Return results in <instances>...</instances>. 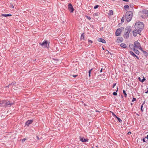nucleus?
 Here are the masks:
<instances>
[{
    "instance_id": "2eb2a0df",
    "label": "nucleus",
    "mask_w": 148,
    "mask_h": 148,
    "mask_svg": "<svg viewBox=\"0 0 148 148\" xmlns=\"http://www.w3.org/2000/svg\"><path fill=\"white\" fill-rule=\"evenodd\" d=\"M12 16V15L11 14H2L1 15V16H5V17H6L7 16Z\"/></svg>"
},
{
    "instance_id": "13d9d810",
    "label": "nucleus",
    "mask_w": 148,
    "mask_h": 148,
    "mask_svg": "<svg viewBox=\"0 0 148 148\" xmlns=\"http://www.w3.org/2000/svg\"><path fill=\"white\" fill-rule=\"evenodd\" d=\"M108 53H109V52H108ZM110 54H111V53L110 52Z\"/></svg>"
},
{
    "instance_id": "4468645a",
    "label": "nucleus",
    "mask_w": 148,
    "mask_h": 148,
    "mask_svg": "<svg viewBox=\"0 0 148 148\" xmlns=\"http://www.w3.org/2000/svg\"><path fill=\"white\" fill-rule=\"evenodd\" d=\"M33 121H27L25 123V125L29 126V124L32 123Z\"/></svg>"
},
{
    "instance_id": "864d4df0",
    "label": "nucleus",
    "mask_w": 148,
    "mask_h": 148,
    "mask_svg": "<svg viewBox=\"0 0 148 148\" xmlns=\"http://www.w3.org/2000/svg\"><path fill=\"white\" fill-rule=\"evenodd\" d=\"M119 121L120 122H121V121Z\"/></svg>"
},
{
    "instance_id": "c03bdc74",
    "label": "nucleus",
    "mask_w": 148,
    "mask_h": 148,
    "mask_svg": "<svg viewBox=\"0 0 148 148\" xmlns=\"http://www.w3.org/2000/svg\"><path fill=\"white\" fill-rule=\"evenodd\" d=\"M131 133L130 132H129L127 133V134H131Z\"/></svg>"
},
{
    "instance_id": "a211bd4d",
    "label": "nucleus",
    "mask_w": 148,
    "mask_h": 148,
    "mask_svg": "<svg viewBox=\"0 0 148 148\" xmlns=\"http://www.w3.org/2000/svg\"><path fill=\"white\" fill-rule=\"evenodd\" d=\"M129 47L131 49L133 50V48H134V45H133L132 44H130L129 45Z\"/></svg>"
},
{
    "instance_id": "6e6d98bb",
    "label": "nucleus",
    "mask_w": 148,
    "mask_h": 148,
    "mask_svg": "<svg viewBox=\"0 0 148 148\" xmlns=\"http://www.w3.org/2000/svg\"><path fill=\"white\" fill-rule=\"evenodd\" d=\"M96 14H97V13H95V15H96Z\"/></svg>"
},
{
    "instance_id": "393cba45",
    "label": "nucleus",
    "mask_w": 148,
    "mask_h": 148,
    "mask_svg": "<svg viewBox=\"0 0 148 148\" xmlns=\"http://www.w3.org/2000/svg\"><path fill=\"white\" fill-rule=\"evenodd\" d=\"M124 19H125V18L124 17V16H123L122 17V18L121 19V23H123L124 22Z\"/></svg>"
},
{
    "instance_id": "9b49d317",
    "label": "nucleus",
    "mask_w": 148,
    "mask_h": 148,
    "mask_svg": "<svg viewBox=\"0 0 148 148\" xmlns=\"http://www.w3.org/2000/svg\"><path fill=\"white\" fill-rule=\"evenodd\" d=\"M129 52L130 53V54L131 55H132L133 56V57H136L137 58V59L138 60H139V57L137 56H136V54H135V53L133 52L132 51H129Z\"/></svg>"
},
{
    "instance_id": "3c124183",
    "label": "nucleus",
    "mask_w": 148,
    "mask_h": 148,
    "mask_svg": "<svg viewBox=\"0 0 148 148\" xmlns=\"http://www.w3.org/2000/svg\"><path fill=\"white\" fill-rule=\"evenodd\" d=\"M12 7L13 8H14V6H12Z\"/></svg>"
},
{
    "instance_id": "e433bc0d",
    "label": "nucleus",
    "mask_w": 148,
    "mask_h": 148,
    "mask_svg": "<svg viewBox=\"0 0 148 148\" xmlns=\"http://www.w3.org/2000/svg\"><path fill=\"white\" fill-rule=\"evenodd\" d=\"M88 41L89 43H92V41L91 40H88Z\"/></svg>"
},
{
    "instance_id": "20e7f679",
    "label": "nucleus",
    "mask_w": 148,
    "mask_h": 148,
    "mask_svg": "<svg viewBox=\"0 0 148 148\" xmlns=\"http://www.w3.org/2000/svg\"><path fill=\"white\" fill-rule=\"evenodd\" d=\"M133 16V13L132 11L127 12L125 14V18L126 21L128 22H130L132 19Z\"/></svg>"
},
{
    "instance_id": "49530a36",
    "label": "nucleus",
    "mask_w": 148,
    "mask_h": 148,
    "mask_svg": "<svg viewBox=\"0 0 148 148\" xmlns=\"http://www.w3.org/2000/svg\"><path fill=\"white\" fill-rule=\"evenodd\" d=\"M138 79H139L140 81V80H141L140 78V77H139L138 78Z\"/></svg>"
},
{
    "instance_id": "4be33fe9",
    "label": "nucleus",
    "mask_w": 148,
    "mask_h": 148,
    "mask_svg": "<svg viewBox=\"0 0 148 148\" xmlns=\"http://www.w3.org/2000/svg\"><path fill=\"white\" fill-rule=\"evenodd\" d=\"M142 52L144 53V54L145 55V56H147L148 55V53L147 52L145 51H143Z\"/></svg>"
},
{
    "instance_id": "5fc2aeb1",
    "label": "nucleus",
    "mask_w": 148,
    "mask_h": 148,
    "mask_svg": "<svg viewBox=\"0 0 148 148\" xmlns=\"http://www.w3.org/2000/svg\"><path fill=\"white\" fill-rule=\"evenodd\" d=\"M29 120L31 121V120H33L32 119H30Z\"/></svg>"
},
{
    "instance_id": "72a5a7b5",
    "label": "nucleus",
    "mask_w": 148,
    "mask_h": 148,
    "mask_svg": "<svg viewBox=\"0 0 148 148\" xmlns=\"http://www.w3.org/2000/svg\"><path fill=\"white\" fill-rule=\"evenodd\" d=\"M116 85V83H114L113 84V86L112 87V88H114V86Z\"/></svg>"
},
{
    "instance_id": "a878e982",
    "label": "nucleus",
    "mask_w": 148,
    "mask_h": 148,
    "mask_svg": "<svg viewBox=\"0 0 148 148\" xmlns=\"http://www.w3.org/2000/svg\"><path fill=\"white\" fill-rule=\"evenodd\" d=\"M123 93L124 94V95L125 96V97H126L127 95L125 91V90H123Z\"/></svg>"
},
{
    "instance_id": "7ed1b4c3",
    "label": "nucleus",
    "mask_w": 148,
    "mask_h": 148,
    "mask_svg": "<svg viewBox=\"0 0 148 148\" xmlns=\"http://www.w3.org/2000/svg\"><path fill=\"white\" fill-rule=\"evenodd\" d=\"M144 27V25L143 23L138 22L136 23L135 25V27L136 29H137L141 31Z\"/></svg>"
},
{
    "instance_id": "f3484780",
    "label": "nucleus",
    "mask_w": 148,
    "mask_h": 148,
    "mask_svg": "<svg viewBox=\"0 0 148 148\" xmlns=\"http://www.w3.org/2000/svg\"><path fill=\"white\" fill-rule=\"evenodd\" d=\"M120 46L121 47H123V48H126L127 47L126 45L125 44L123 43H121L120 45Z\"/></svg>"
},
{
    "instance_id": "9d476101",
    "label": "nucleus",
    "mask_w": 148,
    "mask_h": 148,
    "mask_svg": "<svg viewBox=\"0 0 148 148\" xmlns=\"http://www.w3.org/2000/svg\"><path fill=\"white\" fill-rule=\"evenodd\" d=\"M80 140L83 142H88V139L87 138H85L84 137H79Z\"/></svg>"
},
{
    "instance_id": "ddd939ff",
    "label": "nucleus",
    "mask_w": 148,
    "mask_h": 148,
    "mask_svg": "<svg viewBox=\"0 0 148 148\" xmlns=\"http://www.w3.org/2000/svg\"><path fill=\"white\" fill-rule=\"evenodd\" d=\"M133 50L134 51L135 53L139 55V52L137 49L134 48L133 49Z\"/></svg>"
},
{
    "instance_id": "f8f14e48",
    "label": "nucleus",
    "mask_w": 148,
    "mask_h": 148,
    "mask_svg": "<svg viewBox=\"0 0 148 148\" xmlns=\"http://www.w3.org/2000/svg\"><path fill=\"white\" fill-rule=\"evenodd\" d=\"M97 40L99 42H102V43H106V41L105 40L102 38H99L97 39Z\"/></svg>"
},
{
    "instance_id": "f257e3e1",
    "label": "nucleus",
    "mask_w": 148,
    "mask_h": 148,
    "mask_svg": "<svg viewBox=\"0 0 148 148\" xmlns=\"http://www.w3.org/2000/svg\"><path fill=\"white\" fill-rule=\"evenodd\" d=\"M14 104V103L11 102L7 100H3L0 101V106L5 108L10 107Z\"/></svg>"
},
{
    "instance_id": "58836bf2",
    "label": "nucleus",
    "mask_w": 148,
    "mask_h": 148,
    "mask_svg": "<svg viewBox=\"0 0 148 148\" xmlns=\"http://www.w3.org/2000/svg\"><path fill=\"white\" fill-rule=\"evenodd\" d=\"M145 138H143V141L144 142H145L146 141H145Z\"/></svg>"
},
{
    "instance_id": "cd10ccee",
    "label": "nucleus",
    "mask_w": 148,
    "mask_h": 148,
    "mask_svg": "<svg viewBox=\"0 0 148 148\" xmlns=\"http://www.w3.org/2000/svg\"><path fill=\"white\" fill-rule=\"evenodd\" d=\"M99 6V5H95L94 8V9H95L97 8Z\"/></svg>"
},
{
    "instance_id": "6e6552de",
    "label": "nucleus",
    "mask_w": 148,
    "mask_h": 148,
    "mask_svg": "<svg viewBox=\"0 0 148 148\" xmlns=\"http://www.w3.org/2000/svg\"><path fill=\"white\" fill-rule=\"evenodd\" d=\"M39 44L41 46L44 47H47H47L48 41H47L45 40L42 43H40Z\"/></svg>"
},
{
    "instance_id": "dca6fc26",
    "label": "nucleus",
    "mask_w": 148,
    "mask_h": 148,
    "mask_svg": "<svg viewBox=\"0 0 148 148\" xmlns=\"http://www.w3.org/2000/svg\"><path fill=\"white\" fill-rule=\"evenodd\" d=\"M123 40V39L122 37H119L118 38L117 41L118 42H121Z\"/></svg>"
},
{
    "instance_id": "bb28decb",
    "label": "nucleus",
    "mask_w": 148,
    "mask_h": 148,
    "mask_svg": "<svg viewBox=\"0 0 148 148\" xmlns=\"http://www.w3.org/2000/svg\"><path fill=\"white\" fill-rule=\"evenodd\" d=\"M142 12L143 13L146 14L148 16V11L147 12L146 11H142Z\"/></svg>"
},
{
    "instance_id": "f03ea898",
    "label": "nucleus",
    "mask_w": 148,
    "mask_h": 148,
    "mask_svg": "<svg viewBox=\"0 0 148 148\" xmlns=\"http://www.w3.org/2000/svg\"><path fill=\"white\" fill-rule=\"evenodd\" d=\"M131 31V27L128 26L125 29L123 37L125 38H127L129 36V34Z\"/></svg>"
},
{
    "instance_id": "603ef678",
    "label": "nucleus",
    "mask_w": 148,
    "mask_h": 148,
    "mask_svg": "<svg viewBox=\"0 0 148 148\" xmlns=\"http://www.w3.org/2000/svg\"><path fill=\"white\" fill-rule=\"evenodd\" d=\"M12 7L13 8H14V6H12Z\"/></svg>"
},
{
    "instance_id": "c756f323",
    "label": "nucleus",
    "mask_w": 148,
    "mask_h": 148,
    "mask_svg": "<svg viewBox=\"0 0 148 148\" xmlns=\"http://www.w3.org/2000/svg\"><path fill=\"white\" fill-rule=\"evenodd\" d=\"M112 115L114 117L116 118L117 117L113 112H112Z\"/></svg>"
},
{
    "instance_id": "ea45409f",
    "label": "nucleus",
    "mask_w": 148,
    "mask_h": 148,
    "mask_svg": "<svg viewBox=\"0 0 148 148\" xmlns=\"http://www.w3.org/2000/svg\"><path fill=\"white\" fill-rule=\"evenodd\" d=\"M116 118L118 120H121V119L120 118L118 117Z\"/></svg>"
},
{
    "instance_id": "f704fd0d",
    "label": "nucleus",
    "mask_w": 148,
    "mask_h": 148,
    "mask_svg": "<svg viewBox=\"0 0 148 148\" xmlns=\"http://www.w3.org/2000/svg\"><path fill=\"white\" fill-rule=\"evenodd\" d=\"M86 17L89 20H90L91 19V17L90 16H86Z\"/></svg>"
},
{
    "instance_id": "1a4fd4ad",
    "label": "nucleus",
    "mask_w": 148,
    "mask_h": 148,
    "mask_svg": "<svg viewBox=\"0 0 148 148\" xmlns=\"http://www.w3.org/2000/svg\"><path fill=\"white\" fill-rule=\"evenodd\" d=\"M140 47V44L138 41H135L134 43V48H138Z\"/></svg>"
},
{
    "instance_id": "79ce46f5",
    "label": "nucleus",
    "mask_w": 148,
    "mask_h": 148,
    "mask_svg": "<svg viewBox=\"0 0 148 148\" xmlns=\"http://www.w3.org/2000/svg\"><path fill=\"white\" fill-rule=\"evenodd\" d=\"M145 138H147V140H148V134L147 135V136L145 137Z\"/></svg>"
},
{
    "instance_id": "39448f33",
    "label": "nucleus",
    "mask_w": 148,
    "mask_h": 148,
    "mask_svg": "<svg viewBox=\"0 0 148 148\" xmlns=\"http://www.w3.org/2000/svg\"><path fill=\"white\" fill-rule=\"evenodd\" d=\"M124 29L123 27H122L117 29L116 32V35L117 36H119L122 30Z\"/></svg>"
},
{
    "instance_id": "a18cd8bd",
    "label": "nucleus",
    "mask_w": 148,
    "mask_h": 148,
    "mask_svg": "<svg viewBox=\"0 0 148 148\" xmlns=\"http://www.w3.org/2000/svg\"><path fill=\"white\" fill-rule=\"evenodd\" d=\"M92 70V69H91L90 70H89V71H90V72H91V71Z\"/></svg>"
},
{
    "instance_id": "423d86ee",
    "label": "nucleus",
    "mask_w": 148,
    "mask_h": 148,
    "mask_svg": "<svg viewBox=\"0 0 148 148\" xmlns=\"http://www.w3.org/2000/svg\"><path fill=\"white\" fill-rule=\"evenodd\" d=\"M140 30H138L137 29H135L133 31V34L134 36H136L137 34H139L140 33Z\"/></svg>"
},
{
    "instance_id": "bf43d9fd",
    "label": "nucleus",
    "mask_w": 148,
    "mask_h": 148,
    "mask_svg": "<svg viewBox=\"0 0 148 148\" xmlns=\"http://www.w3.org/2000/svg\"><path fill=\"white\" fill-rule=\"evenodd\" d=\"M132 104L131 103V105H132Z\"/></svg>"
},
{
    "instance_id": "0eeeda50",
    "label": "nucleus",
    "mask_w": 148,
    "mask_h": 148,
    "mask_svg": "<svg viewBox=\"0 0 148 148\" xmlns=\"http://www.w3.org/2000/svg\"><path fill=\"white\" fill-rule=\"evenodd\" d=\"M68 6V9L70 12L71 13L73 12L74 10V9L73 8L72 4L71 3H69Z\"/></svg>"
},
{
    "instance_id": "37998d69",
    "label": "nucleus",
    "mask_w": 148,
    "mask_h": 148,
    "mask_svg": "<svg viewBox=\"0 0 148 148\" xmlns=\"http://www.w3.org/2000/svg\"><path fill=\"white\" fill-rule=\"evenodd\" d=\"M102 68L101 70H100V72H102Z\"/></svg>"
},
{
    "instance_id": "09e8293b",
    "label": "nucleus",
    "mask_w": 148,
    "mask_h": 148,
    "mask_svg": "<svg viewBox=\"0 0 148 148\" xmlns=\"http://www.w3.org/2000/svg\"><path fill=\"white\" fill-rule=\"evenodd\" d=\"M37 138L38 139H39V138L38 136H37Z\"/></svg>"
},
{
    "instance_id": "b1692460",
    "label": "nucleus",
    "mask_w": 148,
    "mask_h": 148,
    "mask_svg": "<svg viewBox=\"0 0 148 148\" xmlns=\"http://www.w3.org/2000/svg\"><path fill=\"white\" fill-rule=\"evenodd\" d=\"M124 8L125 9L129 8V6L128 5H126L124 6Z\"/></svg>"
},
{
    "instance_id": "473e14b6",
    "label": "nucleus",
    "mask_w": 148,
    "mask_h": 148,
    "mask_svg": "<svg viewBox=\"0 0 148 148\" xmlns=\"http://www.w3.org/2000/svg\"><path fill=\"white\" fill-rule=\"evenodd\" d=\"M138 49H139L142 52L143 51V50L142 48L141 47V46L140 47H139V48H138Z\"/></svg>"
},
{
    "instance_id": "8fccbe9b",
    "label": "nucleus",
    "mask_w": 148,
    "mask_h": 148,
    "mask_svg": "<svg viewBox=\"0 0 148 148\" xmlns=\"http://www.w3.org/2000/svg\"><path fill=\"white\" fill-rule=\"evenodd\" d=\"M96 112H99V111L98 110H96Z\"/></svg>"
},
{
    "instance_id": "a19ab883",
    "label": "nucleus",
    "mask_w": 148,
    "mask_h": 148,
    "mask_svg": "<svg viewBox=\"0 0 148 148\" xmlns=\"http://www.w3.org/2000/svg\"><path fill=\"white\" fill-rule=\"evenodd\" d=\"M90 72H90V71H89V72H88V73H89V77H90Z\"/></svg>"
},
{
    "instance_id": "4d7b16f0",
    "label": "nucleus",
    "mask_w": 148,
    "mask_h": 148,
    "mask_svg": "<svg viewBox=\"0 0 148 148\" xmlns=\"http://www.w3.org/2000/svg\"><path fill=\"white\" fill-rule=\"evenodd\" d=\"M103 50L104 49V48L103 47Z\"/></svg>"
},
{
    "instance_id": "5701e85b",
    "label": "nucleus",
    "mask_w": 148,
    "mask_h": 148,
    "mask_svg": "<svg viewBox=\"0 0 148 148\" xmlns=\"http://www.w3.org/2000/svg\"><path fill=\"white\" fill-rule=\"evenodd\" d=\"M145 104V102H144L142 104V105H141V108H140V109H141V111L142 112H143V105Z\"/></svg>"
},
{
    "instance_id": "2f4dec72",
    "label": "nucleus",
    "mask_w": 148,
    "mask_h": 148,
    "mask_svg": "<svg viewBox=\"0 0 148 148\" xmlns=\"http://www.w3.org/2000/svg\"><path fill=\"white\" fill-rule=\"evenodd\" d=\"M136 101V98L133 97V99L132 100V101L133 102V101Z\"/></svg>"
},
{
    "instance_id": "de8ad7c7",
    "label": "nucleus",
    "mask_w": 148,
    "mask_h": 148,
    "mask_svg": "<svg viewBox=\"0 0 148 148\" xmlns=\"http://www.w3.org/2000/svg\"><path fill=\"white\" fill-rule=\"evenodd\" d=\"M148 90L147 91H146L145 92L146 93H148Z\"/></svg>"
},
{
    "instance_id": "412c9836",
    "label": "nucleus",
    "mask_w": 148,
    "mask_h": 148,
    "mask_svg": "<svg viewBox=\"0 0 148 148\" xmlns=\"http://www.w3.org/2000/svg\"><path fill=\"white\" fill-rule=\"evenodd\" d=\"M118 90V86H117V90H116V92H114L113 93V95H114L116 96L117 95V93L116 92H117Z\"/></svg>"
},
{
    "instance_id": "c85d7f7f",
    "label": "nucleus",
    "mask_w": 148,
    "mask_h": 148,
    "mask_svg": "<svg viewBox=\"0 0 148 148\" xmlns=\"http://www.w3.org/2000/svg\"><path fill=\"white\" fill-rule=\"evenodd\" d=\"M146 80V79L144 78V77H143V79H142L141 80H140V81L142 82H144Z\"/></svg>"
},
{
    "instance_id": "4c0bfd02",
    "label": "nucleus",
    "mask_w": 148,
    "mask_h": 148,
    "mask_svg": "<svg viewBox=\"0 0 148 148\" xmlns=\"http://www.w3.org/2000/svg\"><path fill=\"white\" fill-rule=\"evenodd\" d=\"M77 76V75H73V77H76Z\"/></svg>"
},
{
    "instance_id": "c9c22d12",
    "label": "nucleus",
    "mask_w": 148,
    "mask_h": 148,
    "mask_svg": "<svg viewBox=\"0 0 148 148\" xmlns=\"http://www.w3.org/2000/svg\"><path fill=\"white\" fill-rule=\"evenodd\" d=\"M146 16H144V15H142V16H141V17L143 18H146Z\"/></svg>"
},
{
    "instance_id": "aec40b11",
    "label": "nucleus",
    "mask_w": 148,
    "mask_h": 148,
    "mask_svg": "<svg viewBox=\"0 0 148 148\" xmlns=\"http://www.w3.org/2000/svg\"><path fill=\"white\" fill-rule=\"evenodd\" d=\"M113 14V11L112 10H110L109 11L108 13L109 15H111Z\"/></svg>"
},
{
    "instance_id": "7c9ffc66",
    "label": "nucleus",
    "mask_w": 148,
    "mask_h": 148,
    "mask_svg": "<svg viewBox=\"0 0 148 148\" xmlns=\"http://www.w3.org/2000/svg\"><path fill=\"white\" fill-rule=\"evenodd\" d=\"M26 140V138H24L22 140V142L23 143L24 141H25Z\"/></svg>"
},
{
    "instance_id": "6ab92c4d",
    "label": "nucleus",
    "mask_w": 148,
    "mask_h": 148,
    "mask_svg": "<svg viewBox=\"0 0 148 148\" xmlns=\"http://www.w3.org/2000/svg\"><path fill=\"white\" fill-rule=\"evenodd\" d=\"M84 33H82L81 35L80 39L82 40L84 38Z\"/></svg>"
}]
</instances>
